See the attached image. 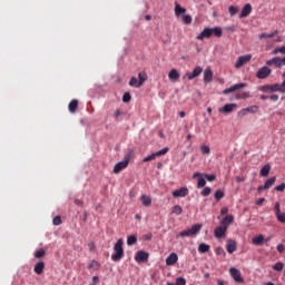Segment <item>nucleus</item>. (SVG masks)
Wrapping results in <instances>:
<instances>
[{"label": "nucleus", "instance_id": "nucleus-1", "mask_svg": "<svg viewBox=\"0 0 285 285\" xmlns=\"http://www.w3.org/2000/svg\"><path fill=\"white\" fill-rule=\"evenodd\" d=\"M224 31H222L220 27H214V28H205L197 37L198 41H204V39H210V37H222Z\"/></svg>", "mask_w": 285, "mask_h": 285}, {"label": "nucleus", "instance_id": "nucleus-2", "mask_svg": "<svg viewBox=\"0 0 285 285\" xmlns=\"http://www.w3.org/2000/svg\"><path fill=\"white\" fill-rule=\"evenodd\" d=\"M124 258V240L119 238L114 246L112 262H121Z\"/></svg>", "mask_w": 285, "mask_h": 285}, {"label": "nucleus", "instance_id": "nucleus-3", "mask_svg": "<svg viewBox=\"0 0 285 285\" xmlns=\"http://www.w3.org/2000/svg\"><path fill=\"white\" fill-rule=\"evenodd\" d=\"M262 92H282L285 94V80L282 85H263L261 87Z\"/></svg>", "mask_w": 285, "mask_h": 285}, {"label": "nucleus", "instance_id": "nucleus-4", "mask_svg": "<svg viewBox=\"0 0 285 285\" xmlns=\"http://www.w3.org/2000/svg\"><path fill=\"white\" fill-rule=\"evenodd\" d=\"M199 230H202V224L193 225L190 228H187V229L180 232L177 235V238H179V237H195V235H197L199 233Z\"/></svg>", "mask_w": 285, "mask_h": 285}, {"label": "nucleus", "instance_id": "nucleus-5", "mask_svg": "<svg viewBox=\"0 0 285 285\" xmlns=\"http://www.w3.org/2000/svg\"><path fill=\"white\" fill-rule=\"evenodd\" d=\"M168 150H169L168 147H165V148H163V149H160V150H158V151H156V153L145 157L142 159V161H145V163L146 161H153L154 159H157V157H161V156L166 155L168 153Z\"/></svg>", "mask_w": 285, "mask_h": 285}, {"label": "nucleus", "instance_id": "nucleus-6", "mask_svg": "<svg viewBox=\"0 0 285 285\" xmlns=\"http://www.w3.org/2000/svg\"><path fill=\"white\" fill-rule=\"evenodd\" d=\"M229 275L237 284H242V282H244V278L242 277V272H239V269L235 267L229 268Z\"/></svg>", "mask_w": 285, "mask_h": 285}, {"label": "nucleus", "instance_id": "nucleus-7", "mask_svg": "<svg viewBox=\"0 0 285 285\" xmlns=\"http://www.w3.org/2000/svg\"><path fill=\"white\" fill-rule=\"evenodd\" d=\"M204 72V69L202 67H196L191 72H187L183 79H188L189 81H193V79L199 77Z\"/></svg>", "mask_w": 285, "mask_h": 285}, {"label": "nucleus", "instance_id": "nucleus-8", "mask_svg": "<svg viewBox=\"0 0 285 285\" xmlns=\"http://www.w3.org/2000/svg\"><path fill=\"white\" fill-rule=\"evenodd\" d=\"M193 179H197V188H204L206 186V177L205 174L194 173Z\"/></svg>", "mask_w": 285, "mask_h": 285}, {"label": "nucleus", "instance_id": "nucleus-9", "mask_svg": "<svg viewBox=\"0 0 285 285\" xmlns=\"http://www.w3.org/2000/svg\"><path fill=\"white\" fill-rule=\"evenodd\" d=\"M129 161H130V160H129L128 158H126L125 160L117 163V164L115 165V167H114L112 173H114L115 175H118V173H121V170H124L125 168H128Z\"/></svg>", "mask_w": 285, "mask_h": 285}, {"label": "nucleus", "instance_id": "nucleus-10", "mask_svg": "<svg viewBox=\"0 0 285 285\" xmlns=\"http://www.w3.org/2000/svg\"><path fill=\"white\" fill-rule=\"evenodd\" d=\"M272 72V69H269L268 67H262L261 69H258L256 77L258 79H266L271 76Z\"/></svg>", "mask_w": 285, "mask_h": 285}, {"label": "nucleus", "instance_id": "nucleus-11", "mask_svg": "<svg viewBox=\"0 0 285 285\" xmlns=\"http://www.w3.org/2000/svg\"><path fill=\"white\" fill-rule=\"evenodd\" d=\"M242 88H246V83H236L223 90V95H230V92H237V90H242Z\"/></svg>", "mask_w": 285, "mask_h": 285}, {"label": "nucleus", "instance_id": "nucleus-12", "mask_svg": "<svg viewBox=\"0 0 285 285\" xmlns=\"http://www.w3.org/2000/svg\"><path fill=\"white\" fill-rule=\"evenodd\" d=\"M250 61V55L240 56L235 62V68L239 69L243 66H246Z\"/></svg>", "mask_w": 285, "mask_h": 285}, {"label": "nucleus", "instance_id": "nucleus-13", "mask_svg": "<svg viewBox=\"0 0 285 285\" xmlns=\"http://www.w3.org/2000/svg\"><path fill=\"white\" fill-rule=\"evenodd\" d=\"M179 259L177 253H170L166 258V266H175Z\"/></svg>", "mask_w": 285, "mask_h": 285}, {"label": "nucleus", "instance_id": "nucleus-14", "mask_svg": "<svg viewBox=\"0 0 285 285\" xmlns=\"http://www.w3.org/2000/svg\"><path fill=\"white\" fill-rule=\"evenodd\" d=\"M226 230H228L226 227L223 225L218 226L214 230V235L217 239H222V237H226Z\"/></svg>", "mask_w": 285, "mask_h": 285}, {"label": "nucleus", "instance_id": "nucleus-15", "mask_svg": "<svg viewBox=\"0 0 285 285\" xmlns=\"http://www.w3.org/2000/svg\"><path fill=\"white\" fill-rule=\"evenodd\" d=\"M233 222H235V216L227 215V216L223 217V219L220 222V226L228 229V226H230V224H233Z\"/></svg>", "mask_w": 285, "mask_h": 285}, {"label": "nucleus", "instance_id": "nucleus-16", "mask_svg": "<svg viewBox=\"0 0 285 285\" xmlns=\"http://www.w3.org/2000/svg\"><path fill=\"white\" fill-rule=\"evenodd\" d=\"M171 195L175 198H177V197H187L188 189H187V187H180V188L174 190Z\"/></svg>", "mask_w": 285, "mask_h": 285}, {"label": "nucleus", "instance_id": "nucleus-17", "mask_svg": "<svg viewBox=\"0 0 285 285\" xmlns=\"http://www.w3.org/2000/svg\"><path fill=\"white\" fill-rule=\"evenodd\" d=\"M148 257H149L148 253H146L144 250H139V252H137L135 259L138 263H141V262H148Z\"/></svg>", "mask_w": 285, "mask_h": 285}, {"label": "nucleus", "instance_id": "nucleus-18", "mask_svg": "<svg viewBox=\"0 0 285 285\" xmlns=\"http://www.w3.org/2000/svg\"><path fill=\"white\" fill-rule=\"evenodd\" d=\"M226 248H227V253H229V255H233V253L237 250V243L233 239H229L226 244Z\"/></svg>", "mask_w": 285, "mask_h": 285}, {"label": "nucleus", "instance_id": "nucleus-19", "mask_svg": "<svg viewBox=\"0 0 285 285\" xmlns=\"http://www.w3.org/2000/svg\"><path fill=\"white\" fill-rule=\"evenodd\" d=\"M175 17H177V19H179V17H181V14H186V8L181 7V4L179 3H175Z\"/></svg>", "mask_w": 285, "mask_h": 285}, {"label": "nucleus", "instance_id": "nucleus-20", "mask_svg": "<svg viewBox=\"0 0 285 285\" xmlns=\"http://www.w3.org/2000/svg\"><path fill=\"white\" fill-rule=\"evenodd\" d=\"M266 66H274L276 68H282V58H272V60L266 61Z\"/></svg>", "mask_w": 285, "mask_h": 285}, {"label": "nucleus", "instance_id": "nucleus-21", "mask_svg": "<svg viewBox=\"0 0 285 285\" xmlns=\"http://www.w3.org/2000/svg\"><path fill=\"white\" fill-rule=\"evenodd\" d=\"M43 268H46V263H43V261H40L35 265L33 272L36 273V275H41L43 273Z\"/></svg>", "mask_w": 285, "mask_h": 285}, {"label": "nucleus", "instance_id": "nucleus-22", "mask_svg": "<svg viewBox=\"0 0 285 285\" xmlns=\"http://www.w3.org/2000/svg\"><path fill=\"white\" fill-rule=\"evenodd\" d=\"M237 108L236 104H226L223 108L219 109V112H225L228 115V112H233Z\"/></svg>", "mask_w": 285, "mask_h": 285}, {"label": "nucleus", "instance_id": "nucleus-23", "mask_svg": "<svg viewBox=\"0 0 285 285\" xmlns=\"http://www.w3.org/2000/svg\"><path fill=\"white\" fill-rule=\"evenodd\" d=\"M179 71H177V69H171L168 73V79L169 81H179Z\"/></svg>", "mask_w": 285, "mask_h": 285}, {"label": "nucleus", "instance_id": "nucleus-24", "mask_svg": "<svg viewBox=\"0 0 285 285\" xmlns=\"http://www.w3.org/2000/svg\"><path fill=\"white\" fill-rule=\"evenodd\" d=\"M250 14V3H246L239 14V19H246Z\"/></svg>", "mask_w": 285, "mask_h": 285}, {"label": "nucleus", "instance_id": "nucleus-25", "mask_svg": "<svg viewBox=\"0 0 285 285\" xmlns=\"http://www.w3.org/2000/svg\"><path fill=\"white\" fill-rule=\"evenodd\" d=\"M210 81H213V70L207 68L204 70V82L210 83Z\"/></svg>", "mask_w": 285, "mask_h": 285}, {"label": "nucleus", "instance_id": "nucleus-26", "mask_svg": "<svg viewBox=\"0 0 285 285\" xmlns=\"http://www.w3.org/2000/svg\"><path fill=\"white\" fill-rule=\"evenodd\" d=\"M275 180H276L275 177L269 178V179L265 183L264 187L261 186V187L258 188V191L269 189L271 187H273V185H275Z\"/></svg>", "mask_w": 285, "mask_h": 285}, {"label": "nucleus", "instance_id": "nucleus-27", "mask_svg": "<svg viewBox=\"0 0 285 285\" xmlns=\"http://www.w3.org/2000/svg\"><path fill=\"white\" fill-rule=\"evenodd\" d=\"M140 202L142 203V206L148 207L153 204V198H150V196L141 195Z\"/></svg>", "mask_w": 285, "mask_h": 285}, {"label": "nucleus", "instance_id": "nucleus-28", "mask_svg": "<svg viewBox=\"0 0 285 285\" xmlns=\"http://www.w3.org/2000/svg\"><path fill=\"white\" fill-rule=\"evenodd\" d=\"M252 243L256 246H261L264 244V235H258V236H255L253 239H252Z\"/></svg>", "mask_w": 285, "mask_h": 285}, {"label": "nucleus", "instance_id": "nucleus-29", "mask_svg": "<svg viewBox=\"0 0 285 285\" xmlns=\"http://www.w3.org/2000/svg\"><path fill=\"white\" fill-rule=\"evenodd\" d=\"M79 106V101L77 99H73L69 102V112H77V108Z\"/></svg>", "mask_w": 285, "mask_h": 285}, {"label": "nucleus", "instance_id": "nucleus-30", "mask_svg": "<svg viewBox=\"0 0 285 285\" xmlns=\"http://www.w3.org/2000/svg\"><path fill=\"white\" fill-rule=\"evenodd\" d=\"M138 81H140V85L144 86V83L148 81V75L145 71H140L138 73Z\"/></svg>", "mask_w": 285, "mask_h": 285}, {"label": "nucleus", "instance_id": "nucleus-31", "mask_svg": "<svg viewBox=\"0 0 285 285\" xmlns=\"http://www.w3.org/2000/svg\"><path fill=\"white\" fill-rule=\"evenodd\" d=\"M129 86H131V88H141L142 85H140V81L137 79V77H131Z\"/></svg>", "mask_w": 285, "mask_h": 285}, {"label": "nucleus", "instance_id": "nucleus-32", "mask_svg": "<svg viewBox=\"0 0 285 285\" xmlns=\"http://www.w3.org/2000/svg\"><path fill=\"white\" fill-rule=\"evenodd\" d=\"M181 20L183 23H185L186 26H190V23H193V17L190 14H183L181 16Z\"/></svg>", "mask_w": 285, "mask_h": 285}, {"label": "nucleus", "instance_id": "nucleus-33", "mask_svg": "<svg viewBox=\"0 0 285 285\" xmlns=\"http://www.w3.org/2000/svg\"><path fill=\"white\" fill-rule=\"evenodd\" d=\"M137 244V236L130 235L127 237V246H135Z\"/></svg>", "mask_w": 285, "mask_h": 285}, {"label": "nucleus", "instance_id": "nucleus-34", "mask_svg": "<svg viewBox=\"0 0 285 285\" xmlns=\"http://www.w3.org/2000/svg\"><path fill=\"white\" fill-rule=\"evenodd\" d=\"M214 199H216V202H220V199H224V190L217 189L214 194Z\"/></svg>", "mask_w": 285, "mask_h": 285}, {"label": "nucleus", "instance_id": "nucleus-35", "mask_svg": "<svg viewBox=\"0 0 285 285\" xmlns=\"http://www.w3.org/2000/svg\"><path fill=\"white\" fill-rule=\"evenodd\" d=\"M269 173H271V165H265V166L261 169V176H263V177L268 176Z\"/></svg>", "mask_w": 285, "mask_h": 285}, {"label": "nucleus", "instance_id": "nucleus-36", "mask_svg": "<svg viewBox=\"0 0 285 285\" xmlns=\"http://www.w3.org/2000/svg\"><path fill=\"white\" fill-rule=\"evenodd\" d=\"M171 213H173V215H181V213H184V209L181 208V206L175 205L171 208Z\"/></svg>", "mask_w": 285, "mask_h": 285}, {"label": "nucleus", "instance_id": "nucleus-37", "mask_svg": "<svg viewBox=\"0 0 285 285\" xmlns=\"http://www.w3.org/2000/svg\"><path fill=\"white\" fill-rule=\"evenodd\" d=\"M198 250L200 253H208V250H210V245H206L204 243H202L199 246H198Z\"/></svg>", "mask_w": 285, "mask_h": 285}, {"label": "nucleus", "instance_id": "nucleus-38", "mask_svg": "<svg viewBox=\"0 0 285 285\" xmlns=\"http://www.w3.org/2000/svg\"><path fill=\"white\" fill-rule=\"evenodd\" d=\"M277 35V31H274L273 33H261L259 39H273Z\"/></svg>", "mask_w": 285, "mask_h": 285}, {"label": "nucleus", "instance_id": "nucleus-39", "mask_svg": "<svg viewBox=\"0 0 285 285\" xmlns=\"http://www.w3.org/2000/svg\"><path fill=\"white\" fill-rule=\"evenodd\" d=\"M43 255H46V250H43V248H39V249L36 250V253H35L36 259H41V257H43Z\"/></svg>", "mask_w": 285, "mask_h": 285}, {"label": "nucleus", "instance_id": "nucleus-40", "mask_svg": "<svg viewBox=\"0 0 285 285\" xmlns=\"http://www.w3.org/2000/svg\"><path fill=\"white\" fill-rule=\"evenodd\" d=\"M210 193H213V189L210 187H205L202 191L200 195L203 197H208V195H210Z\"/></svg>", "mask_w": 285, "mask_h": 285}, {"label": "nucleus", "instance_id": "nucleus-41", "mask_svg": "<svg viewBox=\"0 0 285 285\" xmlns=\"http://www.w3.org/2000/svg\"><path fill=\"white\" fill-rule=\"evenodd\" d=\"M200 151H202V155H210V147H208L206 145H202Z\"/></svg>", "mask_w": 285, "mask_h": 285}, {"label": "nucleus", "instance_id": "nucleus-42", "mask_svg": "<svg viewBox=\"0 0 285 285\" xmlns=\"http://www.w3.org/2000/svg\"><path fill=\"white\" fill-rule=\"evenodd\" d=\"M228 10H229L230 17H235V14H237V12H239V9L235 6H229Z\"/></svg>", "mask_w": 285, "mask_h": 285}, {"label": "nucleus", "instance_id": "nucleus-43", "mask_svg": "<svg viewBox=\"0 0 285 285\" xmlns=\"http://www.w3.org/2000/svg\"><path fill=\"white\" fill-rule=\"evenodd\" d=\"M274 271L282 272L284 269V263L278 262L273 266Z\"/></svg>", "mask_w": 285, "mask_h": 285}, {"label": "nucleus", "instance_id": "nucleus-44", "mask_svg": "<svg viewBox=\"0 0 285 285\" xmlns=\"http://www.w3.org/2000/svg\"><path fill=\"white\" fill-rule=\"evenodd\" d=\"M89 268H94V271H99V263L97 261H92L89 264Z\"/></svg>", "mask_w": 285, "mask_h": 285}, {"label": "nucleus", "instance_id": "nucleus-45", "mask_svg": "<svg viewBox=\"0 0 285 285\" xmlns=\"http://www.w3.org/2000/svg\"><path fill=\"white\" fill-rule=\"evenodd\" d=\"M52 224L53 226H61V216L53 217Z\"/></svg>", "mask_w": 285, "mask_h": 285}, {"label": "nucleus", "instance_id": "nucleus-46", "mask_svg": "<svg viewBox=\"0 0 285 285\" xmlns=\"http://www.w3.org/2000/svg\"><path fill=\"white\" fill-rule=\"evenodd\" d=\"M247 112H250V107H247V108L238 111V117H246Z\"/></svg>", "mask_w": 285, "mask_h": 285}, {"label": "nucleus", "instance_id": "nucleus-47", "mask_svg": "<svg viewBox=\"0 0 285 285\" xmlns=\"http://www.w3.org/2000/svg\"><path fill=\"white\" fill-rule=\"evenodd\" d=\"M276 218L279 223L285 224V213L277 214Z\"/></svg>", "mask_w": 285, "mask_h": 285}, {"label": "nucleus", "instance_id": "nucleus-48", "mask_svg": "<svg viewBox=\"0 0 285 285\" xmlns=\"http://www.w3.org/2000/svg\"><path fill=\"white\" fill-rule=\"evenodd\" d=\"M273 53L274 55H277V53L285 55V47H277L276 49H274Z\"/></svg>", "mask_w": 285, "mask_h": 285}, {"label": "nucleus", "instance_id": "nucleus-49", "mask_svg": "<svg viewBox=\"0 0 285 285\" xmlns=\"http://www.w3.org/2000/svg\"><path fill=\"white\" fill-rule=\"evenodd\" d=\"M130 99H131L130 92H125L122 96L124 104H128V101H130Z\"/></svg>", "mask_w": 285, "mask_h": 285}, {"label": "nucleus", "instance_id": "nucleus-50", "mask_svg": "<svg viewBox=\"0 0 285 285\" xmlns=\"http://www.w3.org/2000/svg\"><path fill=\"white\" fill-rule=\"evenodd\" d=\"M174 285H186V278L184 277L176 278V284Z\"/></svg>", "mask_w": 285, "mask_h": 285}, {"label": "nucleus", "instance_id": "nucleus-51", "mask_svg": "<svg viewBox=\"0 0 285 285\" xmlns=\"http://www.w3.org/2000/svg\"><path fill=\"white\" fill-rule=\"evenodd\" d=\"M205 179H207V181H215V179H216V176L215 175H206L205 174Z\"/></svg>", "mask_w": 285, "mask_h": 285}, {"label": "nucleus", "instance_id": "nucleus-52", "mask_svg": "<svg viewBox=\"0 0 285 285\" xmlns=\"http://www.w3.org/2000/svg\"><path fill=\"white\" fill-rule=\"evenodd\" d=\"M274 210H275L276 216L282 213V210H281V208H279V203H276V204H275Z\"/></svg>", "mask_w": 285, "mask_h": 285}, {"label": "nucleus", "instance_id": "nucleus-53", "mask_svg": "<svg viewBox=\"0 0 285 285\" xmlns=\"http://www.w3.org/2000/svg\"><path fill=\"white\" fill-rule=\"evenodd\" d=\"M216 255H226V252H224V248L218 247L216 248Z\"/></svg>", "mask_w": 285, "mask_h": 285}, {"label": "nucleus", "instance_id": "nucleus-54", "mask_svg": "<svg viewBox=\"0 0 285 285\" xmlns=\"http://www.w3.org/2000/svg\"><path fill=\"white\" fill-rule=\"evenodd\" d=\"M114 117H115V119H119V117H121V110L116 109L114 112Z\"/></svg>", "mask_w": 285, "mask_h": 285}, {"label": "nucleus", "instance_id": "nucleus-55", "mask_svg": "<svg viewBox=\"0 0 285 285\" xmlns=\"http://www.w3.org/2000/svg\"><path fill=\"white\" fill-rule=\"evenodd\" d=\"M284 189H285V184L284 183L281 184L279 186L275 187L276 191H284Z\"/></svg>", "mask_w": 285, "mask_h": 285}, {"label": "nucleus", "instance_id": "nucleus-56", "mask_svg": "<svg viewBox=\"0 0 285 285\" xmlns=\"http://www.w3.org/2000/svg\"><path fill=\"white\" fill-rule=\"evenodd\" d=\"M277 250H278V253H284V250H285V246H284V244H279L278 246H277Z\"/></svg>", "mask_w": 285, "mask_h": 285}, {"label": "nucleus", "instance_id": "nucleus-57", "mask_svg": "<svg viewBox=\"0 0 285 285\" xmlns=\"http://www.w3.org/2000/svg\"><path fill=\"white\" fill-rule=\"evenodd\" d=\"M228 214V207H223L220 209V215H227Z\"/></svg>", "mask_w": 285, "mask_h": 285}, {"label": "nucleus", "instance_id": "nucleus-58", "mask_svg": "<svg viewBox=\"0 0 285 285\" xmlns=\"http://www.w3.org/2000/svg\"><path fill=\"white\" fill-rule=\"evenodd\" d=\"M271 100L277 101L279 100V96H277V94H274L273 96H271Z\"/></svg>", "mask_w": 285, "mask_h": 285}, {"label": "nucleus", "instance_id": "nucleus-59", "mask_svg": "<svg viewBox=\"0 0 285 285\" xmlns=\"http://www.w3.org/2000/svg\"><path fill=\"white\" fill-rule=\"evenodd\" d=\"M75 205H76V206H83V202L80 200V199H76V200H75Z\"/></svg>", "mask_w": 285, "mask_h": 285}, {"label": "nucleus", "instance_id": "nucleus-60", "mask_svg": "<svg viewBox=\"0 0 285 285\" xmlns=\"http://www.w3.org/2000/svg\"><path fill=\"white\" fill-rule=\"evenodd\" d=\"M98 282H99V276H94V277H92V283H94V284H97Z\"/></svg>", "mask_w": 285, "mask_h": 285}, {"label": "nucleus", "instance_id": "nucleus-61", "mask_svg": "<svg viewBox=\"0 0 285 285\" xmlns=\"http://www.w3.org/2000/svg\"><path fill=\"white\" fill-rule=\"evenodd\" d=\"M88 246H89V250H95V243H90Z\"/></svg>", "mask_w": 285, "mask_h": 285}, {"label": "nucleus", "instance_id": "nucleus-62", "mask_svg": "<svg viewBox=\"0 0 285 285\" xmlns=\"http://www.w3.org/2000/svg\"><path fill=\"white\" fill-rule=\"evenodd\" d=\"M264 200H265L264 198H259V199L256 202V204H257V205H262V204H264Z\"/></svg>", "mask_w": 285, "mask_h": 285}, {"label": "nucleus", "instance_id": "nucleus-63", "mask_svg": "<svg viewBox=\"0 0 285 285\" xmlns=\"http://www.w3.org/2000/svg\"><path fill=\"white\" fill-rule=\"evenodd\" d=\"M256 111H257V107L256 106L250 108V112H256Z\"/></svg>", "mask_w": 285, "mask_h": 285}, {"label": "nucleus", "instance_id": "nucleus-64", "mask_svg": "<svg viewBox=\"0 0 285 285\" xmlns=\"http://www.w3.org/2000/svg\"><path fill=\"white\" fill-rule=\"evenodd\" d=\"M281 65L285 66V56H284V58H281Z\"/></svg>", "mask_w": 285, "mask_h": 285}]
</instances>
